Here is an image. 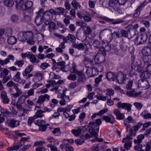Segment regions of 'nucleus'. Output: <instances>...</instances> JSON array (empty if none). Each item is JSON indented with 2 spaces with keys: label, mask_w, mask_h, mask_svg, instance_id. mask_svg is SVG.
<instances>
[{
  "label": "nucleus",
  "mask_w": 151,
  "mask_h": 151,
  "mask_svg": "<svg viewBox=\"0 0 151 151\" xmlns=\"http://www.w3.org/2000/svg\"><path fill=\"white\" fill-rule=\"evenodd\" d=\"M109 31L106 29L101 30L99 32V38L103 43V47H104V48H101V50H104V49L108 52L111 50L109 42L112 40V37H109Z\"/></svg>",
  "instance_id": "f257e3e1"
},
{
  "label": "nucleus",
  "mask_w": 151,
  "mask_h": 151,
  "mask_svg": "<svg viewBox=\"0 0 151 151\" xmlns=\"http://www.w3.org/2000/svg\"><path fill=\"white\" fill-rule=\"evenodd\" d=\"M101 123V121L100 119H98L93 121H91L89 122L88 124L91 125L92 127L95 126L94 129L92 127L89 129V133L91 134L92 136L95 138L98 137L99 126Z\"/></svg>",
  "instance_id": "f03ea898"
},
{
  "label": "nucleus",
  "mask_w": 151,
  "mask_h": 151,
  "mask_svg": "<svg viewBox=\"0 0 151 151\" xmlns=\"http://www.w3.org/2000/svg\"><path fill=\"white\" fill-rule=\"evenodd\" d=\"M6 85L8 87H13L16 90V93L11 94L10 96L12 98L15 99L17 97H19L20 95L22 94V91L18 87V84L12 81H9L7 83Z\"/></svg>",
  "instance_id": "7ed1b4c3"
},
{
  "label": "nucleus",
  "mask_w": 151,
  "mask_h": 151,
  "mask_svg": "<svg viewBox=\"0 0 151 151\" xmlns=\"http://www.w3.org/2000/svg\"><path fill=\"white\" fill-rule=\"evenodd\" d=\"M109 6L111 7L116 12V13L119 14H123V11L120 8V6L118 3L117 0H111L109 3Z\"/></svg>",
  "instance_id": "20e7f679"
},
{
  "label": "nucleus",
  "mask_w": 151,
  "mask_h": 151,
  "mask_svg": "<svg viewBox=\"0 0 151 151\" xmlns=\"http://www.w3.org/2000/svg\"><path fill=\"white\" fill-rule=\"evenodd\" d=\"M21 56L23 58L27 57L32 64L38 63L40 62V60L37 58L35 55L33 54L31 52H27L25 53H22Z\"/></svg>",
  "instance_id": "39448f33"
},
{
  "label": "nucleus",
  "mask_w": 151,
  "mask_h": 151,
  "mask_svg": "<svg viewBox=\"0 0 151 151\" xmlns=\"http://www.w3.org/2000/svg\"><path fill=\"white\" fill-rule=\"evenodd\" d=\"M142 52L144 55L145 56L143 59L145 62L147 63L149 61L147 57L151 55V45H148L143 47L142 50Z\"/></svg>",
  "instance_id": "423d86ee"
},
{
  "label": "nucleus",
  "mask_w": 151,
  "mask_h": 151,
  "mask_svg": "<svg viewBox=\"0 0 151 151\" xmlns=\"http://www.w3.org/2000/svg\"><path fill=\"white\" fill-rule=\"evenodd\" d=\"M31 31H21L19 32L17 35L18 40L22 42L26 41L28 37H30L32 35L30 34Z\"/></svg>",
  "instance_id": "0eeeda50"
},
{
  "label": "nucleus",
  "mask_w": 151,
  "mask_h": 151,
  "mask_svg": "<svg viewBox=\"0 0 151 151\" xmlns=\"http://www.w3.org/2000/svg\"><path fill=\"white\" fill-rule=\"evenodd\" d=\"M33 66L32 65L28 66L22 72V74L26 79H28L33 76V74L29 73L32 70Z\"/></svg>",
  "instance_id": "6e6552de"
},
{
  "label": "nucleus",
  "mask_w": 151,
  "mask_h": 151,
  "mask_svg": "<svg viewBox=\"0 0 151 151\" xmlns=\"http://www.w3.org/2000/svg\"><path fill=\"white\" fill-rule=\"evenodd\" d=\"M117 106L119 109H124L127 110L128 112H129L131 109L132 105L129 103H122L121 101H119L117 104Z\"/></svg>",
  "instance_id": "1a4fd4ad"
},
{
  "label": "nucleus",
  "mask_w": 151,
  "mask_h": 151,
  "mask_svg": "<svg viewBox=\"0 0 151 151\" xmlns=\"http://www.w3.org/2000/svg\"><path fill=\"white\" fill-rule=\"evenodd\" d=\"M20 74L21 73L19 72H17L14 75L12 79L15 82H18L19 83L23 85L25 83L26 81L25 80L21 78L20 76Z\"/></svg>",
  "instance_id": "9d476101"
},
{
  "label": "nucleus",
  "mask_w": 151,
  "mask_h": 151,
  "mask_svg": "<svg viewBox=\"0 0 151 151\" xmlns=\"http://www.w3.org/2000/svg\"><path fill=\"white\" fill-rule=\"evenodd\" d=\"M50 96L47 94L41 95L39 96L38 100L37 101V105H41L47 99V101L50 99Z\"/></svg>",
  "instance_id": "9b49d317"
},
{
  "label": "nucleus",
  "mask_w": 151,
  "mask_h": 151,
  "mask_svg": "<svg viewBox=\"0 0 151 151\" xmlns=\"http://www.w3.org/2000/svg\"><path fill=\"white\" fill-rule=\"evenodd\" d=\"M72 46L74 48L81 50H83L87 48L88 47L86 43H80L78 44H77L76 43H72Z\"/></svg>",
  "instance_id": "f8f14e48"
},
{
  "label": "nucleus",
  "mask_w": 151,
  "mask_h": 151,
  "mask_svg": "<svg viewBox=\"0 0 151 151\" xmlns=\"http://www.w3.org/2000/svg\"><path fill=\"white\" fill-rule=\"evenodd\" d=\"M102 119L105 120L106 122L109 123L111 124H114L116 121L114 117L112 115L109 116H104Z\"/></svg>",
  "instance_id": "ddd939ff"
},
{
  "label": "nucleus",
  "mask_w": 151,
  "mask_h": 151,
  "mask_svg": "<svg viewBox=\"0 0 151 151\" xmlns=\"http://www.w3.org/2000/svg\"><path fill=\"white\" fill-rule=\"evenodd\" d=\"M92 45L94 48L95 49H98L100 52H105L107 51L104 49V50H101V49L102 48H104L103 47V43H102V46H101V43L98 40H94L93 43Z\"/></svg>",
  "instance_id": "4468645a"
},
{
  "label": "nucleus",
  "mask_w": 151,
  "mask_h": 151,
  "mask_svg": "<svg viewBox=\"0 0 151 151\" xmlns=\"http://www.w3.org/2000/svg\"><path fill=\"white\" fill-rule=\"evenodd\" d=\"M138 86L144 89H147L149 87V83L146 80H141L139 81Z\"/></svg>",
  "instance_id": "2eb2a0df"
},
{
  "label": "nucleus",
  "mask_w": 151,
  "mask_h": 151,
  "mask_svg": "<svg viewBox=\"0 0 151 151\" xmlns=\"http://www.w3.org/2000/svg\"><path fill=\"white\" fill-rule=\"evenodd\" d=\"M116 80L119 84H122L125 80L126 78L124 74L122 72L118 73L116 77Z\"/></svg>",
  "instance_id": "dca6fc26"
},
{
  "label": "nucleus",
  "mask_w": 151,
  "mask_h": 151,
  "mask_svg": "<svg viewBox=\"0 0 151 151\" xmlns=\"http://www.w3.org/2000/svg\"><path fill=\"white\" fill-rule=\"evenodd\" d=\"M7 123L8 126L12 128L17 127L19 124V121L12 119L8 120Z\"/></svg>",
  "instance_id": "f3484780"
},
{
  "label": "nucleus",
  "mask_w": 151,
  "mask_h": 151,
  "mask_svg": "<svg viewBox=\"0 0 151 151\" xmlns=\"http://www.w3.org/2000/svg\"><path fill=\"white\" fill-rule=\"evenodd\" d=\"M114 113L116 116V118L117 119L122 120L124 119V114L121 113L119 109H115L114 111Z\"/></svg>",
  "instance_id": "a211bd4d"
},
{
  "label": "nucleus",
  "mask_w": 151,
  "mask_h": 151,
  "mask_svg": "<svg viewBox=\"0 0 151 151\" xmlns=\"http://www.w3.org/2000/svg\"><path fill=\"white\" fill-rule=\"evenodd\" d=\"M76 75L78 76L77 81L79 83H83L86 80V76L83 72L80 71Z\"/></svg>",
  "instance_id": "6ab92c4d"
},
{
  "label": "nucleus",
  "mask_w": 151,
  "mask_h": 151,
  "mask_svg": "<svg viewBox=\"0 0 151 151\" xmlns=\"http://www.w3.org/2000/svg\"><path fill=\"white\" fill-rule=\"evenodd\" d=\"M33 2L30 1H27L25 4L23 3L20 6V8L22 10H24L26 8H30L33 5Z\"/></svg>",
  "instance_id": "aec40b11"
},
{
  "label": "nucleus",
  "mask_w": 151,
  "mask_h": 151,
  "mask_svg": "<svg viewBox=\"0 0 151 151\" xmlns=\"http://www.w3.org/2000/svg\"><path fill=\"white\" fill-rule=\"evenodd\" d=\"M106 77L108 80L111 81H114L116 78V76L113 72L109 71L106 74Z\"/></svg>",
  "instance_id": "412c9836"
},
{
  "label": "nucleus",
  "mask_w": 151,
  "mask_h": 151,
  "mask_svg": "<svg viewBox=\"0 0 151 151\" xmlns=\"http://www.w3.org/2000/svg\"><path fill=\"white\" fill-rule=\"evenodd\" d=\"M2 101L3 103L5 104L9 103L10 100L8 98L6 93L4 91H3L1 94Z\"/></svg>",
  "instance_id": "4be33fe9"
},
{
  "label": "nucleus",
  "mask_w": 151,
  "mask_h": 151,
  "mask_svg": "<svg viewBox=\"0 0 151 151\" xmlns=\"http://www.w3.org/2000/svg\"><path fill=\"white\" fill-rule=\"evenodd\" d=\"M34 21L36 25H39L42 24L43 22V18L40 15H38L36 17Z\"/></svg>",
  "instance_id": "5701e85b"
},
{
  "label": "nucleus",
  "mask_w": 151,
  "mask_h": 151,
  "mask_svg": "<svg viewBox=\"0 0 151 151\" xmlns=\"http://www.w3.org/2000/svg\"><path fill=\"white\" fill-rule=\"evenodd\" d=\"M0 111L1 114L4 116L6 117L7 118L11 117L12 115V114L11 112L7 111L6 110L3 108H1Z\"/></svg>",
  "instance_id": "b1692460"
},
{
  "label": "nucleus",
  "mask_w": 151,
  "mask_h": 151,
  "mask_svg": "<svg viewBox=\"0 0 151 151\" xmlns=\"http://www.w3.org/2000/svg\"><path fill=\"white\" fill-rule=\"evenodd\" d=\"M0 111L1 114L4 116L6 117L7 118L11 117L12 115V114L11 112L7 111L6 110L3 108H1Z\"/></svg>",
  "instance_id": "393cba45"
},
{
  "label": "nucleus",
  "mask_w": 151,
  "mask_h": 151,
  "mask_svg": "<svg viewBox=\"0 0 151 151\" xmlns=\"http://www.w3.org/2000/svg\"><path fill=\"white\" fill-rule=\"evenodd\" d=\"M0 111L1 114L4 116L6 117L7 118L11 117L12 115V114L11 112L7 111L6 110L3 108H1Z\"/></svg>",
  "instance_id": "a878e982"
},
{
  "label": "nucleus",
  "mask_w": 151,
  "mask_h": 151,
  "mask_svg": "<svg viewBox=\"0 0 151 151\" xmlns=\"http://www.w3.org/2000/svg\"><path fill=\"white\" fill-rule=\"evenodd\" d=\"M71 4L73 9L76 10H77L78 9H82V7L80 3L76 0H73L71 2Z\"/></svg>",
  "instance_id": "bb28decb"
},
{
  "label": "nucleus",
  "mask_w": 151,
  "mask_h": 151,
  "mask_svg": "<svg viewBox=\"0 0 151 151\" xmlns=\"http://www.w3.org/2000/svg\"><path fill=\"white\" fill-rule=\"evenodd\" d=\"M140 116L145 119H151V114L148 113L147 110H144L141 114Z\"/></svg>",
  "instance_id": "cd10ccee"
},
{
  "label": "nucleus",
  "mask_w": 151,
  "mask_h": 151,
  "mask_svg": "<svg viewBox=\"0 0 151 151\" xmlns=\"http://www.w3.org/2000/svg\"><path fill=\"white\" fill-rule=\"evenodd\" d=\"M87 12V11L86 10L82 9L80 11L77 12H76V14L79 18L82 19L83 18Z\"/></svg>",
  "instance_id": "c85d7f7f"
},
{
  "label": "nucleus",
  "mask_w": 151,
  "mask_h": 151,
  "mask_svg": "<svg viewBox=\"0 0 151 151\" xmlns=\"http://www.w3.org/2000/svg\"><path fill=\"white\" fill-rule=\"evenodd\" d=\"M56 9L58 11V15L61 14L64 16L65 15V14L68 13V11L66 9L62 7H58Z\"/></svg>",
  "instance_id": "c756f323"
},
{
  "label": "nucleus",
  "mask_w": 151,
  "mask_h": 151,
  "mask_svg": "<svg viewBox=\"0 0 151 151\" xmlns=\"http://www.w3.org/2000/svg\"><path fill=\"white\" fill-rule=\"evenodd\" d=\"M81 128L80 127H78L76 129H72L71 132L75 136H78L81 134Z\"/></svg>",
  "instance_id": "7c9ffc66"
},
{
  "label": "nucleus",
  "mask_w": 151,
  "mask_h": 151,
  "mask_svg": "<svg viewBox=\"0 0 151 151\" xmlns=\"http://www.w3.org/2000/svg\"><path fill=\"white\" fill-rule=\"evenodd\" d=\"M87 68L86 73L88 77H91L95 76V73H93V68L87 67Z\"/></svg>",
  "instance_id": "2f4dec72"
},
{
  "label": "nucleus",
  "mask_w": 151,
  "mask_h": 151,
  "mask_svg": "<svg viewBox=\"0 0 151 151\" xmlns=\"http://www.w3.org/2000/svg\"><path fill=\"white\" fill-rule=\"evenodd\" d=\"M43 74L37 72L34 75V80L36 82H38L42 80Z\"/></svg>",
  "instance_id": "473e14b6"
},
{
  "label": "nucleus",
  "mask_w": 151,
  "mask_h": 151,
  "mask_svg": "<svg viewBox=\"0 0 151 151\" xmlns=\"http://www.w3.org/2000/svg\"><path fill=\"white\" fill-rule=\"evenodd\" d=\"M42 110L39 109L37 111L35 114L33 116V118L34 119H36L38 118L42 117L44 116Z\"/></svg>",
  "instance_id": "72a5a7b5"
},
{
  "label": "nucleus",
  "mask_w": 151,
  "mask_h": 151,
  "mask_svg": "<svg viewBox=\"0 0 151 151\" xmlns=\"http://www.w3.org/2000/svg\"><path fill=\"white\" fill-rule=\"evenodd\" d=\"M48 29L50 32L51 33L53 30L57 29L56 24L53 22H50L49 25L48 26Z\"/></svg>",
  "instance_id": "f704fd0d"
},
{
  "label": "nucleus",
  "mask_w": 151,
  "mask_h": 151,
  "mask_svg": "<svg viewBox=\"0 0 151 151\" xmlns=\"http://www.w3.org/2000/svg\"><path fill=\"white\" fill-rule=\"evenodd\" d=\"M9 72V70H8L6 68H2L0 74V77H7Z\"/></svg>",
  "instance_id": "c9c22d12"
},
{
  "label": "nucleus",
  "mask_w": 151,
  "mask_h": 151,
  "mask_svg": "<svg viewBox=\"0 0 151 151\" xmlns=\"http://www.w3.org/2000/svg\"><path fill=\"white\" fill-rule=\"evenodd\" d=\"M129 51L131 55V60L132 64L134 62V60L135 59V56L134 55V48L132 47H131L129 48Z\"/></svg>",
  "instance_id": "e433bc0d"
},
{
  "label": "nucleus",
  "mask_w": 151,
  "mask_h": 151,
  "mask_svg": "<svg viewBox=\"0 0 151 151\" xmlns=\"http://www.w3.org/2000/svg\"><path fill=\"white\" fill-rule=\"evenodd\" d=\"M17 41V38L14 36H11L9 37L7 39V42L9 44L14 45Z\"/></svg>",
  "instance_id": "4c0bfd02"
},
{
  "label": "nucleus",
  "mask_w": 151,
  "mask_h": 151,
  "mask_svg": "<svg viewBox=\"0 0 151 151\" xmlns=\"http://www.w3.org/2000/svg\"><path fill=\"white\" fill-rule=\"evenodd\" d=\"M70 72L71 73H75L76 74L80 72V71H78L77 70L76 64L75 62L73 63L72 65Z\"/></svg>",
  "instance_id": "58836bf2"
},
{
  "label": "nucleus",
  "mask_w": 151,
  "mask_h": 151,
  "mask_svg": "<svg viewBox=\"0 0 151 151\" xmlns=\"http://www.w3.org/2000/svg\"><path fill=\"white\" fill-rule=\"evenodd\" d=\"M46 140L50 144L53 145H55V144L58 143V141L57 140L54 139L53 138L50 136L47 137Z\"/></svg>",
  "instance_id": "ea45409f"
},
{
  "label": "nucleus",
  "mask_w": 151,
  "mask_h": 151,
  "mask_svg": "<svg viewBox=\"0 0 151 151\" xmlns=\"http://www.w3.org/2000/svg\"><path fill=\"white\" fill-rule=\"evenodd\" d=\"M143 9H144L139 5L135 10L134 14L133 15V17H138L140 14V12Z\"/></svg>",
  "instance_id": "a19ab883"
},
{
  "label": "nucleus",
  "mask_w": 151,
  "mask_h": 151,
  "mask_svg": "<svg viewBox=\"0 0 151 151\" xmlns=\"http://www.w3.org/2000/svg\"><path fill=\"white\" fill-rule=\"evenodd\" d=\"M53 15L52 14L46 11L44 14V17L47 20H51L53 18Z\"/></svg>",
  "instance_id": "79ce46f5"
},
{
  "label": "nucleus",
  "mask_w": 151,
  "mask_h": 151,
  "mask_svg": "<svg viewBox=\"0 0 151 151\" xmlns=\"http://www.w3.org/2000/svg\"><path fill=\"white\" fill-rule=\"evenodd\" d=\"M52 132L54 135L56 136H59L61 134V132L59 128H53Z\"/></svg>",
  "instance_id": "37998d69"
},
{
  "label": "nucleus",
  "mask_w": 151,
  "mask_h": 151,
  "mask_svg": "<svg viewBox=\"0 0 151 151\" xmlns=\"http://www.w3.org/2000/svg\"><path fill=\"white\" fill-rule=\"evenodd\" d=\"M32 35L29 37H28L27 40V42L29 45H33L35 44V41L33 40V34L32 32H31L30 34Z\"/></svg>",
  "instance_id": "c03bdc74"
},
{
  "label": "nucleus",
  "mask_w": 151,
  "mask_h": 151,
  "mask_svg": "<svg viewBox=\"0 0 151 151\" xmlns=\"http://www.w3.org/2000/svg\"><path fill=\"white\" fill-rule=\"evenodd\" d=\"M4 4L8 7H12L14 4L13 0H4Z\"/></svg>",
  "instance_id": "a18cd8bd"
},
{
  "label": "nucleus",
  "mask_w": 151,
  "mask_h": 151,
  "mask_svg": "<svg viewBox=\"0 0 151 151\" xmlns=\"http://www.w3.org/2000/svg\"><path fill=\"white\" fill-rule=\"evenodd\" d=\"M83 19L85 22H91L92 19V17L91 14L87 12L86 15L84 16Z\"/></svg>",
  "instance_id": "49530a36"
},
{
  "label": "nucleus",
  "mask_w": 151,
  "mask_h": 151,
  "mask_svg": "<svg viewBox=\"0 0 151 151\" xmlns=\"http://www.w3.org/2000/svg\"><path fill=\"white\" fill-rule=\"evenodd\" d=\"M109 37H112V40L113 37L114 39L117 38H120V34L118 32H114L113 33H111L109 34Z\"/></svg>",
  "instance_id": "de8ad7c7"
},
{
  "label": "nucleus",
  "mask_w": 151,
  "mask_h": 151,
  "mask_svg": "<svg viewBox=\"0 0 151 151\" xmlns=\"http://www.w3.org/2000/svg\"><path fill=\"white\" fill-rule=\"evenodd\" d=\"M23 10V14L29 15L30 16H31L33 12V10L30 8H26Z\"/></svg>",
  "instance_id": "09e8293b"
},
{
  "label": "nucleus",
  "mask_w": 151,
  "mask_h": 151,
  "mask_svg": "<svg viewBox=\"0 0 151 151\" xmlns=\"http://www.w3.org/2000/svg\"><path fill=\"white\" fill-rule=\"evenodd\" d=\"M67 37L68 40H69L70 42H72V43H75V42L76 41V39L74 35L69 33Z\"/></svg>",
  "instance_id": "8fccbe9b"
},
{
  "label": "nucleus",
  "mask_w": 151,
  "mask_h": 151,
  "mask_svg": "<svg viewBox=\"0 0 151 151\" xmlns=\"http://www.w3.org/2000/svg\"><path fill=\"white\" fill-rule=\"evenodd\" d=\"M23 18L22 20V22H28L31 20V16L29 15L23 14Z\"/></svg>",
  "instance_id": "3c124183"
},
{
  "label": "nucleus",
  "mask_w": 151,
  "mask_h": 151,
  "mask_svg": "<svg viewBox=\"0 0 151 151\" xmlns=\"http://www.w3.org/2000/svg\"><path fill=\"white\" fill-rule=\"evenodd\" d=\"M102 77L103 75H100L98 76V77H97L95 79V83L94 84V86H95L97 87L98 86L100 82L101 81H102L101 78Z\"/></svg>",
  "instance_id": "603ef678"
},
{
  "label": "nucleus",
  "mask_w": 151,
  "mask_h": 151,
  "mask_svg": "<svg viewBox=\"0 0 151 151\" xmlns=\"http://www.w3.org/2000/svg\"><path fill=\"white\" fill-rule=\"evenodd\" d=\"M50 126L49 123H47L43 125L40 126L39 127V130L42 132H45L47 128V127Z\"/></svg>",
  "instance_id": "864d4df0"
},
{
  "label": "nucleus",
  "mask_w": 151,
  "mask_h": 151,
  "mask_svg": "<svg viewBox=\"0 0 151 151\" xmlns=\"http://www.w3.org/2000/svg\"><path fill=\"white\" fill-rule=\"evenodd\" d=\"M24 64V61L23 60H17L14 63L15 65H17L19 67H22Z\"/></svg>",
  "instance_id": "5fc2aeb1"
},
{
  "label": "nucleus",
  "mask_w": 151,
  "mask_h": 151,
  "mask_svg": "<svg viewBox=\"0 0 151 151\" xmlns=\"http://www.w3.org/2000/svg\"><path fill=\"white\" fill-rule=\"evenodd\" d=\"M11 19L12 22L17 23L19 20V17L17 15H12L11 16Z\"/></svg>",
  "instance_id": "6e6d98bb"
},
{
  "label": "nucleus",
  "mask_w": 151,
  "mask_h": 151,
  "mask_svg": "<svg viewBox=\"0 0 151 151\" xmlns=\"http://www.w3.org/2000/svg\"><path fill=\"white\" fill-rule=\"evenodd\" d=\"M91 54L92 55V59L94 60V62L96 63L100 64V63L98 62L99 61V57H98L97 56V54H96L95 53H91Z\"/></svg>",
  "instance_id": "4d7b16f0"
},
{
  "label": "nucleus",
  "mask_w": 151,
  "mask_h": 151,
  "mask_svg": "<svg viewBox=\"0 0 151 151\" xmlns=\"http://www.w3.org/2000/svg\"><path fill=\"white\" fill-rule=\"evenodd\" d=\"M30 139V138L29 136L26 137H22L20 140V144H24L26 142H29Z\"/></svg>",
  "instance_id": "13d9d810"
},
{
  "label": "nucleus",
  "mask_w": 151,
  "mask_h": 151,
  "mask_svg": "<svg viewBox=\"0 0 151 151\" xmlns=\"http://www.w3.org/2000/svg\"><path fill=\"white\" fill-rule=\"evenodd\" d=\"M120 38L122 37H127L128 36L127 31L124 29H122L120 31Z\"/></svg>",
  "instance_id": "bf43d9fd"
},
{
  "label": "nucleus",
  "mask_w": 151,
  "mask_h": 151,
  "mask_svg": "<svg viewBox=\"0 0 151 151\" xmlns=\"http://www.w3.org/2000/svg\"><path fill=\"white\" fill-rule=\"evenodd\" d=\"M106 55V53L105 52L104 55H101L99 57V61L98 62L102 63L104 62L105 60V56Z\"/></svg>",
  "instance_id": "052dcab7"
},
{
  "label": "nucleus",
  "mask_w": 151,
  "mask_h": 151,
  "mask_svg": "<svg viewBox=\"0 0 151 151\" xmlns=\"http://www.w3.org/2000/svg\"><path fill=\"white\" fill-rule=\"evenodd\" d=\"M142 125V122H140L136 123L132 127L137 132L139 129L141 128Z\"/></svg>",
  "instance_id": "680f3d73"
},
{
  "label": "nucleus",
  "mask_w": 151,
  "mask_h": 151,
  "mask_svg": "<svg viewBox=\"0 0 151 151\" xmlns=\"http://www.w3.org/2000/svg\"><path fill=\"white\" fill-rule=\"evenodd\" d=\"M141 41L139 42L138 41V39H137L135 43H136L137 45H139V44H141L144 43L146 41V38L143 36H142L140 38Z\"/></svg>",
  "instance_id": "e2e57ef3"
},
{
  "label": "nucleus",
  "mask_w": 151,
  "mask_h": 151,
  "mask_svg": "<svg viewBox=\"0 0 151 151\" xmlns=\"http://www.w3.org/2000/svg\"><path fill=\"white\" fill-rule=\"evenodd\" d=\"M35 123L39 127L46 124L44 120H38L35 121Z\"/></svg>",
  "instance_id": "0e129e2a"
},
{
  "label": "nucleus",
  "mask_w": 151,
  "mask_h": 151,
  "mask_svg": "<svg viewBox=\"0 0 151 151\" xmlns=\"http://www.w3.org/2000/svg\"><path fill=\"white\" fill-rule=\"evenodd\" d=\"M96 97L99 100L105 101L107 99L106 96H104L101 94H98L96 96Z\"/></svg>",
  "instance_id": "69168bd1"
},
{
  "label": "nucleus",
  "mask_w": 151,
  "mask_h": 151,
  "mask_svg": "<svg viewBox=\"0 0 151 151\" xmlns=\"http://www.w3.org/2000/svg\"><path fill=\"white\" fill-rule=\"evenodd\" d=\"M140 23L143 24L147 28H148L150 27V23L148 21L142 20L140 22Z\"/></svg>",
  "instance_id": "338daca9"
},
{
  "label": "nucleus",
  "mask_w": 151,
  "mask_h": 151,
  "mask_svg": "<svg viewBox=\"0 0 151 151\" xmlns=\"http://www.w3.org/2000/svg\"><path fill=\"white\" fill-rule=\"evenodd\" d=\"M67 78L68 80L75 81L77 79V76L75 74H70Z\"/></svg>",
  "instance_id": "774afa93"
}]
</instances>
